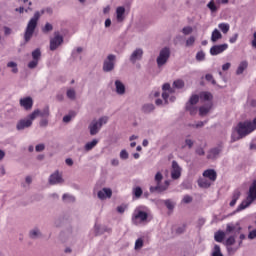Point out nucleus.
Masks as SVG:
<instances>
[{
    "mask_svg": "<svg viewBox=\"0 0 256 256\" xmlns=\"http://www.w3.org/2000/svg\"><path fill=\"white\" fill-rule=\"evenodd\" d=\"M39 17H41V14L39 12H35L33 17V29L37 27V21H39Z\"/></svg>",
    "mask_w": 256,
    "mask_h": 256,
    "instance_id": "nucleus-41",
    "label": "nucleus"
},
{
    "mask_svg": "<svg viewBox=\"0 0 256 256\" xmlns=\"http://www.w3.org/2000/svg\"><path fill=\"white\" fill-rule=\"evenodd\" d=\"M211 109H213V102H207L204 106L199 108V115L204 117V115H207Z\"/></svg>",
    "mask_w": 256,
    "mask_h": 256,
    "instance_id": "nucleus-19",
    "label": "nucleus"
},
{
    "mask_svg": "<svg viewBox=\"0 0 256 256\" xmlns=\"http://www.w3.org/2000/svg\"><path fill=\"white\" fill-rule=\"evenodd\" d=\"M125 209H127V206H123V205L118 206L117 207V212L118 213H125Z\"/></svg>",
    "mask_w": 256,
    "mask_h": 256,
    "instance_id": "nucleus-59",
    "label": "nucleus"
},
{
    "mask_svg": "<svg viewBox=\"0 0 256 256\" xmlns=\"http://www.w3.org/2000/svg\"><path fill=\"white\" fill-rule=\"evenodd\" d=\"M253 49H256V32L253 33V39L251 42Z\"/></svg>",
    "mask_w": 256,
    "mask_h": 256,
    "instance_id": "nucleus-60",
    "label": "nucleus"
},
{
    "mask_svg": "<svg viewBox=\"0 0 256 256\" xmlns=\"http://www.w3.org/2000/svg\"><path fill=\"white\" fill-rule=\"evenodd\" d=\"M237 39H239V34L236 33L229 39V43H236Z\"/></svg>",
    "mask_w": 256,
    "mask_h": 256,
    "instance_id": "nucleus-55",
    "label": "nucleus"
},
{
    "mask_svg": "<svg viewBox=\"0 0 256 256\" xmlns=\"http://www.w3.org/2000/svg\"><path fill=\"white\" fill-rule=\"evenodd\" d=\"M32 124H33V113L29 114L27 118L20 120L17 123L16 127L18 131H21L23 129H27V127H31Z\"/></svg>",
    "mask_w": 256,
    "mask_h": 256,
    "instance_id": "nucleus-9",
    "label": "nucleus"
},
{
    "mask_svg": "<svg viewBox=\"0 0 256 256\" xmlns=\"http://www.w3.org/2000/svg\"><path fill=\"white\" fill-rule=\"evenodd\" d=\"M241 197V192L239 190H235L233 192L232 200L230 202V207H235L237 205V200Z\"/></svg>",
    "mask_w": 256,
    "mask_h": 256,
    "instance_id": "nucleus-28",
    "label": "nucleus"
},
{
    "mask_svg": "<svg viewBox=\"0 0 256 256\" xmlns=\"http://www.w3.org/2000/svg\"><path fill=\"white\" fill-rule=\"evenodd\" d=\"M108 121L109 118L107 116L100 118L98 121H92L89 125L90 135H97L101 127H103V125H105Z\"/></svg>",
    "mask_w": 256,
    "mask_h": 256,
    "instance_id": "nucleus-3",
    "label": "nucleus"
},
{
    "mask_svg": "<svg viewBox=\"0 0 256 256\" xmlns=\"http://www.w3.org/2000/svg\"><path fill=\"white\" fill-rule=\"evenodd\" d=\"M218 27L222 31V33L224 34L229 33L230 26L228 23H220Z\"/></svg>",
    "mask_w": 256,
    "mask_h": 256,
    "instance_id": "nucleus-32",
    "label": "nucleus"
},
{
    "mask_svg": "<svg viewBox=\"0 0 256 256\" xmlns=\"http://www.w3.org/2000/svg\"><path fill=\"white\" fill-rule=\"evenodd\" d=\"M208 9H210V11L212 13H216V11H218L219 7H217V5H215V1L211 0L208 4H207Z\"/></svg>",
    "mask_w": 256,
    "mask_h": 256,
    "instance_id": "nucleus-33",
    "label": "nucleus"
},
{
    "mask_svg": "<svg viewBox=\"0 0 256 256\" xmlns=\"http://www.w3.org/2000/svg\"><path fill=\"white\" fill-rule=\"evenodd\" d=\"M196 153L197 155H205V150H203V148H197Z\"/></svg>",
    "mask_w": 256,
    "mask_h": 256,
    "instance_id": "nucleus-62",
    "label": "nucleus"
},
{
    "mask_svg": "<svg viewBox=\"0 0 256 256\" xmlns=\"http://www.w3.org/2000/svg\"><path fill=\"white\" fill-rule=\"evenodd\" d=\"M227 49H229V45L227 44L214 45L210 49V55H220V53L227 51Z\"/></svg>",
    "mask_w": 256,
    "mask_h": 256,
    "instance_id": "nucleus-13",
    "label": "nucleus"
},
{
    "mask_svg": "<svg viewBox=\"0 0 256 256\" xmlns=\"http://www.w3.org/2000/svg\"><path fill=\"white\" fill-rule=\"evenodd\" d=\"M143 247V239L139 238L135 242V249H141Z\"/></svg>",
    "mask_w": 256,
    "mask_h": 256,
    "instance_id": "nucleus-47",
    "label": "nucleus"
},
{
    "mask_svg": "<svg viewBox=\"0 0 256 256\" xmlns=\"http://www.w3.org/2000/svg\"><path fill=\"white\" fill-rule=\"evenodd\" d=\"M169 57H171V50L167 47L163 48L156 60L158 67H163V65L169 61Z\"/></svg>",
    "mask_w": 256,
    "mask_h": 256,
    "instance_id": "nucleus-6",
    "label": "nucleus"
},
{
    "mask_svg": "<svg viewBox=\"0 0 256 256\" xmlns=\"http://www.w3.org/2000/svg\"><path fill=\"white\" fill-rule=\"evenodd\" d=\"M50 185H57V183H63V177L59 174V171H56L49 178Z\"/></svg>",
    "mask_w": 256,
    "mask_h": 256,
    "instance_id": "nucleus-16",
    "label": "nucleus"
},
{
    "mask_svg": "<svg viewBox=\"0 0 256 256\" xmlns=\"http://www.w3.org/2000/svg\"><path fill=\"white\" fill-rule=\"evenodd\" d=\"M203 177L215 183L217 181V172L214 169H207L203 172Z\"/></svg>",
    "mask_w": 256,
    "mask_h": 256,
    "instance_id": "nucleus-15",
    "label": "nucleus"
},
{
    "mask_svg": "<svg viewBox=\"0 0 256 256\" xmlns=\"http://www.w3.org/2000/svg\"><path fill=\"white\" fill-rule=\"evenodd\" d=\"M185 229H186V226L185 225H182L181 227H178L177 230H176V233L178 235H181V233H185Z\"/></svg>",
    "mask_w": 256,
    "mask_h": 256,
    "instance_id": "nucleus-54",
    "label": "nucleus"
},
{
    "mask_svg": "<svg viewBox=\"0 0 256 256\" xmlns=\"http://www.w3.org/2000/svg\"><path fill=\"white\" fill-rule=\"evenodd\" d=\"M226 245H228V246L235 245V236H230V237L226 240Z\"/></svg>",
    "mask_w": 256,
    "mask_h": 256,
    "instance_id": "nucleus-48",
    "label": "nucleus"
},
{
    "mask_svg": "<svg viewBox=\"0 0 256 256\" xmlns=\"http://www.w3.org/2000/svg\"><path fill=\"white\" fill-rule=\"evenodd\" d=\"M117 21L121 22L125 19V7L120 6L116 9Z\"/></svg>",
    "mask_w": 256,
    "mask_h": 256,
    "instance_id": "nucleus-26",
    "label": "nucleus"
},
{
    "mask_svg": "<svg viewBox=\"0 0 256 256\" xmlns=\"http://www.w3.org/2000/svg\"><path fill=\"white\" fill-rule=\"evenodd\" d=\"M199 98L201 101H207L208 103H212L211 100L213 99V95L209 92H201L199 94Z\"/></svg>",
    "mask_w": 256,
    "mask_h": 256,
    "instance_id": "nucleus-27",
    "label": "nucleus"
},
{
    "mask_svg": "<svg viewBox=\"0 0 256 256\" xmlns=\"http://www.w3.org/2000/svg\"><path fill=\"white\" fill-rule=\"evenodd\" d=\"M219 153H221L220 148H213L209 151L207 159H217V157H219Z\"/></svg>",
    "mask_w": 256,
    "mask_h": 256,
    "instance_id": "nucleus-25",
    "label": "nucleus"
},
{
    "mask_svg": "<svg viewBox=\"0 0 256 256\" xmlns=\"http://www.w3.org/2000/svg\"><path fill=\"white\" fill-rule=\"evenodd\" d=\"M133 193L136 199H139V197H141L143 195V190L141 189V187H136L133 189Z\"/></svg>",
    "mask_w": 256,
    "mask_h": 256,
    "instance_id": "nucleus-38",
    "label": "nucleus"
},
{
    "mask_svg": "<svg viewBox=\"0 0 256 256\" xmlns=\"http://www.w3.org/2000/svg\"><path fill=\"white\" fill-rule=\"evenodd\" d=\"M247 67H249V62L245 60L242 61L236 70V75H243V72L245 71V69H247Z\"/></svg>",
    "mask_w": 256,
    "mask_h": 256,
    "instance_id": "nucleus-24",
    "label": "nucleus"
},
{
    "mask_svg": "<svg viewBox=\"0 0 256 256\" xmlns=\"http://www.w3.org/2000/svg\"><path fill=\"white\" fill-rule=\"evenodd\" d=\"M183 203H191L192 201H193V197H191V196H189V195H185L184 197H183Z\"/></svg>",
    "mask_w": 256,
    "mask_h": 256,
    "instance_id": "nucleus-52",
    "label": "nucleus"
},
{
    "mask_svg": "<svg viewBox=\"0 0 256 256\" xmlns=\"http://www.w3.org/2000/svg\"><path fill=\"white\" fill-rule=\"evenodd\" d=\"M235 231V226L228 224L226 228V233H233Z\"/></svg>",
    "mask_w": 256,
    "mask_h": 256,
    "instance_id": "nucleus-56",
    "label": "nucleus"
},
{
    "mask_svg": "<svg viewBox=\"0 0 256 256\" xmlns=\"http://www.w3.org/2000/svg\"><path fill=\"white\" fill-rule=\"evenodd\" d=\"M253 201H256V180L253 181L252 186L249 188V193L246 200L242 201V203L238 206L237 211H243V209H247Z\"/></svg>",
    "mask_w": 256,
    "mask_h": 256,
    "instance_id": "nucleus-2",
    "label": "nucleus"
},
{
    "mask_svg": "<svg viewBox=\"0 0 256 256\" xmlns=\"http://www.w3.org/2000/svg\"><path fill=\"white\" fill-rule=\"evenodd\" d=\"M199 95L194 94L190 97L189 102L186 104V111H189L190 115H197V105L199 103Z\"/></svg>",
    "mask_w": 256,
    "mask_h": 256,
    "instance_id": "nucleus-8",
    "label": "nucleus"
},
{
    "mask_svg": "<svg viewBox=\"0 0 256 256\" xmlns=\"http://www.w3.org/2000/svg\"><path fill=\"white\" fill-rule=\"evenodd\" d=\"M195 43V37L191 36L190 38H188L186 40V46L187 47H191V45H193Z\"/></svg>",
    "mask_w": 256,
    "mask_h": 256,
    "instance_id": "nucleus-49",
    "label": "nucleus"
},
{
    "mask_svg": "<svg viewBox=\"0 0 256 256\" xmlns=\"http://www.w3.org/2000/svg\"><path fill=\"white\" fill-rule=\"evenodd\" d=\"M76 113L75 112H70L68 115L63 117V122L64 123H69L73 117H75Z\"/></svg>",
    "mask_w": 256,
    "mask_h": 256,
    "instance_id": "nucleus-39",
    "label": "nucleus"
},
{
    "mask_svg": "<svg viewBox=\"0 0 256 256\" xmlns=\"http://www.w3.org/2000/svg\"><path fill=\"white\" fill-rule=\"evenodd\" d=\"M231 69V63L227 62L222 66V71H229Z\"/></svg>",
    "mask_w": 256,
    "mask_h": 256,
    "instance_id": "nucleus-58",
    "label": "nucleus"
},
{
    "mask_svg": "<svg viewBox=\"0 0 256 256\" xmlns=\"http://www.w3.org/2000/svg\"><path fill=\"white\" fill-rule=\"evenodd\" d=\"M182 33L184 35H191V33H193V28L191 26L184 27Z\"/></svg>",
    "mask_w": 256,
    "mask_h": 256,
    "instance_id": "nucleus-43",
    "label": "nucleus"
},
{
    "mask_svg": "<svg viewBox=\"0 0 256 256\" xmlns=\"http://www.w3.org/2000/svg\"><path fill=\"white\" fill-rule=\"evenodd\" d=\"M120 158L121 159H129V153H127V150H122L120 152Z\"/></svg>",
    "mask_w": 256,
    "mask_h": 256,
    "instance_id": "nucleus-50",
    "label": "nucleus"
},
{
    "mask_svg": "<svg viewBox=\"0 0 256 256\" xmlns=\"http://www.w3.org/2000/svg\"><path fill=\"white\" fill-rule=\"evenodd\" d=\"M162 98L164 99V101H167V99H169V92L164 91L162 93Z\"/></svg>",
    "mask_w": 256,
    "mask_h": 256,
    "instance_id": "nucleus-64",
    "label": "nucleus"
},
{
    "mask_svg": "<svg viewBox=\"0 0 256 256\" xmlns=\"http://www.w3.org/2000/svg\"><path fill=\"white\" fill-rule=\"evenodd\" d=\"M141 57H143V49L138 48L136 49L132 55L130 56V61L132 63H135L136 61H138L139 59H141Z\"/></svg>",
    "mask_w": 256,
    "mask_h": 256,
    "instance_id": "nucleus-20",
    "label": "nucleus"
},
{
    "mask_svg": "<svg viewBox=\"0 0 256 256\" xmlns=\"http://www.w3.org/2000/svg\"><path fill=\"white\" fill-rule=\"evenodd\" d=\"M115 55L110 54L107 57V60L104 61V65H103V71H105L106 73L109 71H113V69H115Z\"/></svg>",
    "mask_w": 256,
    "mask_h": 256,
    "instance_id": "nucleus-10",
    "label": "nucleus"
},
{
    "mask_svg": "<svg viewBox=\"0 0 256 256\" xmlns=\"http://www.w3.org/2000/svg\"><path fill=\"white\" fill-rule=\"evenodd\" d=\"M42 117V120L40 121V127H47L49 124V120H47V117H49V106H46L43 111L41 110H35L33 112V118L35 117Z\"/></svg>",
    "mask_w": 256,
    "mask_h": 256,
    "instance_id": "nucleus-4",
    "label": "nucleus"
},
{
    "mask_svg": "<svg viewBox=\"0 0 256 256\" xmlns=\"http://www.w3.org/2000/svg\"><path fill=\"white\" fill-rule=\"evenodd\" d=\"M212 184H213V182L211 180H209V178H206V177L200 178L198 180V185L202 189H209V187H211Z\"/></svg>",
    "mask_w": 256,
    "mask_h": 256,
    "instance_id": "nucleus-21",
    "label": "nucleus"
},
{
    "mask_svg": "<svg viewBox=\"0 0 256 256\" xmlns=\"http://www.w3.org/2000/svg\"><path fill=\"white\" fill-rule=\"evenodd\" d=\"M155 110V106L153 104H146L143 106L142 111L144 113H151V111Z\"/></svg>",
    "mask_w": 256,
    "mask_h": 256,
    "instance_id": "nucleus-35",
    "label": "nucleus"
},
{
    "mask_svg": "<svg viewBox=\"0 0 256 256\" xmlns=\"http://www.w3.org/2000/svg\"><path fill=\"white\" fill-rule=\"evenodd\" d=\"M171 177L174 180H177L181 177V167L179 166L177 161L172 162Z\"/></svg>",
    "mask_w": 256,
    "mask_h": 256,
    "instance_id": "nucleus-14",
    "label": "nucleus"
},
{
    "mask_svg": "<svg viewBox=\"0 0 256 256\" xmlns=\"http://www.w3.org/2000/svg\"><path fill=\"white\" fill-rule=\"evenodd\" d=\"M113 195V191L109 188H103L98 192V199H111V196Z\"/></svg>",
    "mask_w": 256,
    "mask_h": 256,
    "instance_id": "nucleus-17",
    "label": "nucleus"
},
{
    "mask_svg": "<svg viewBox=\"0 0 256 256\" xmlns=\"http://www.w3.org/2000/svg\"><path fill=\"white\" fill-rule=\"evenodd\" d=\"M68 99H75V90L73 89H69L67 90V93H66Z\"/></svg>",
    "mask_w": 256,
    "mask_h": 256,
    "instance_id": "nucleus-45",
    "label": "nucleus"
},
{
    "mask_svg": "<svg viewBox=\"0 0 256 256\" xmlns=\"http://www.w3.org/2000/svg\"><path fill=\"white\" fill-rule=\"evenodd\" d=\"M186 145L189 147V149H191V147H193V140L191 139H186L185 140Z\"/></svg>",
    "mask_w": 256,
    "mask_h": 256,
    "instance_id": "nucleus-61",
    "label": "nucleus"
},
{
    "mask_svg": "<svg viewBox=\"0 0 256 256\" xmlns=\"http://www.w3.org/2000/svg\"><path fill=\"white\" fill-rule=\"evenodd\" d=\"M212 256H223V253H221V247L219 245L214 246V250L212 252Z\"/></svg>",
    "mask_w": 256,
    "mask_h": 256,
    "instance_id": "nucleus-36",
    "label": "nucleus"
},
{
    "mask_svg": "<svg viewBox=\"0 0 256 256\" xmlns=\"http://www.w3.org/2000/svg\"><path fill=\"white\" fill-rule=\"evenodd\" d=\"M7 67L12 69V73H19V69L17 68V63L15 62H8Z\"/></svg>",
    "mask_w": 256,
    "mask_h": 256,
    "instance_id": "nucleus-37",
    "label": "nucleus"
},
{
    "mask_svg": "<svg viewBox=\"0 0 256 256\" xmlns=\"http://www.w3.org/2000/svg\"><path fill=\"white\" fill-rule=\"evenodd\" d=\"M63 201H67V199L69 201H75V197L69 195V194H64L63 197H62Z\"/></svg>",
    "mask_w": 256,
    "mask_h": 256,
    "instance_id": "nucleus-53",
    "label": "nucleus"
},
{
    "mask_svg": "<svg viewBox=\"0 0 256 256\" xmlns=\"http://www.w3.org/2000/svg\"><path fill=\"white\" fill-rule=\"evenodd\" d=\"M163 91H168L169 93H173V89H171V84L170 83H165L162 86Z\"/></svg>",
    "mask_w": 256,
    "mask_h": 256,
    "instance_id": "nucleus-46",
    "label": "nucleus"
},
{
    "mask_svg": "<svg viewBox=\"0 0 256 256\" xmlns=\"http://www.w3.org/2000/svg\"><path fill=\"white\" fill-rule=\"evenodd\" d=\"M37 153H41V151H45V144H38L35 147Z\"/></svg>",
    "mask_w": 256,
    "mask_h": 256,
    "instance_id": "nucleus-51",
    "label": "nucleus"
},
{
    "mask_svg": "<svg viewBox=\"0 0 256 256\" xmlns=\"http://www.w3.org/2000/svg\"><path fill=\"white\" fill-rule=\"evenodd\" d=\"M42 31L43 33H49V31H53V25H51L50 23H46Z\"/></svg>",
    "mask_w": 256,
    "mask_h": 256,
    "instance_id": "nucleus-44",
    "label": "nucleus"
},
{
    "mask_svg": "<svg viewBox=\"0 0 256 256\" xmlns=\"http://www.w3.org/2000/svg\"><path fill=\"white\" fill-rule=\"evenodd\" d=\"M19 103H20V107H22V109H25V111H30V109H32V107H33V98H31V97L21 98Z\"/></svg>",
    "mask_w": 256,
    "mask_h": 256,
    "instance_id": "nucleus-12",
    "label": "nucleus"
},
{
    "mask_svg": "<svg viewBox=\"0 0 256 256\" xmlns=\"http://www.w3.org/2000/svg\"><path fill=\"white\" fill-rule=\"evenodd\" d=\"M164 204L170 211H173V209L175 208V205L172 203L171 200H165Z\"/></svg>",
    "mask_w": 256,
    "mask_h": 256,
    "instance_id": "nucleus-42",
    "label": "nucleus"
},
{
    "mask_svg": "<svg viewBox=\"0 0 256 256\" xmlns=\"http://www.w3.org/2000/svg\"><path fill=\"white\" fill-rule=\"evenodd\" d=\"M248 239H256V229L249 232Z\"/></svg>",
    "mask_w": 256,
    "mask_h": 256,
    "instance_id": "nucleus-57",
    "label": "nucleus"
},
{
    "mask_svg": "<svg viewBox=\"0 0 256 256\" xmlns=\"http://www.w3.org/2000/svg\"><path fill=\"white\" fill-rule=\"evenodd\" d=\"M115 86H116V93H118V95H125V85L121 81L116 80Z\"/></svg>",
    "mask_w": 256,
    "mask_h": 256,
    "instance_id": "nucleus-23",
    "label": "nucleus"
},
{
    "mask_svg": "<svg viewBox=\"0 0 256 256\" xmlns=\"http://www.w3.org/2000/svg\"><path fill=\"white\" fill-rule=\"evenodd\" d=\"M222 38H223V35L217 29H215L212 32V36H211L212 43H217V41H219V39H222Z\"/></svg>",
    "mask_w": 256,
    "mask_h": 256,
    "instance_id": "nucleus-29",
    "label": "nucleus"
},
{
    "mask_svg": "<svg viewBox=\"0 0 256 256\" xmlns=\"http://www.w3.org/2000/svg\"><path fill=\"white\" fill-rule=\"evenodd\" d=\"M214 239L215 241H217V243H223V239H225V232L223 231L216 232L214 235Z\"/></svg>",
    "mask_w": 256,
    "mask_h": 256,
    "instance_id": "nucleus-30",
    "label": "nucleus"
},
{
    "mask_svg": "<svg viewBox=\"0 0 256 256\" xmlns=\"http://www.w3.org/2000/svg\"><path fill=\"white\" fill-rule=\"evenodd\" d=\"M31 37H33V18L29 20V23L24 35V39L27 42L31 40Z\"/></svg>",
    "mask_w": 256,
    "mask_h": 256,
    "instance_id": "nucleus-18",
    "label": "nucleus"
},
{
    "mask_svg": "<svg viewBox=\"0 0 256 256\" xmlns=\"http://www.w3.org/2000/svg\"><path fill=\"white\" fill-rule=\"evenodd\" d=\"M41 59V50L36 49L33 51V68L37 67L39 60Z\"/></svg>",
    "mask_w": 256,
    "mask_h": 256,
    "instance_id": "nucleus-22",
    "label": "nucleus"
},
{
    "mask_svg": "<svg viewBox=\"0 0 256 256\" xmlns=\"http://www.w3.org/2000/svg\"><path fill=\"white\" fill-rule=\"evenodd\" d=\"M173 86L176 89H183V87H185V82L181 79H178L173 82Z\"/></svg>",
    "mask_w": 256,
    "mask_h": 256,
    "instance_id": "nucleus-34",
    "label": "nucleus"
},
{
    "mask_svg": "<svg viewBox=\"0 0 256 256\" xmlns=\"http://www.w3.org/2000/svg\"><path fill=\"white\" fill-rule=\"evenodd\" d=\"M156 186L150 187V193H163V191H167V187H163L161 185V181H163V174L161 172H157L155 175Z\"/></svg>",
    "mask_w": 256,
    "mask_h": 256,
    "instance_id": "nucleus-5",
    "label": "nucleus"
},
{
    "mask_svg": "<svg viewBox=\"0 0 256 256\" xmlns=\"http://www.w3.org/2000/svg\"><path fill=\"white\" fill-rule=\"evenodd\" d=\"M65 163H66V165H68L69 167H72V165H73V159L67 158V159L65 160Z\"/></svg>",
    "mask_w": 256,
    "mask_h": 256,
    "instance_id": "nucleus-63",
    "label": "nucleus"
},
{
    "mask_svg": "<svg viewBox=\"0 0 256 256\" xmlns=\"http://www.w3.org/2000/svg\"><path fill=\"white\" fill-rule=\"evenodd\" d=\"M256 130V118L252 121H244L238 123L237 127L235 128L236 133L238 134L237 139H243V137H247L250 133Z\"/></svg>",
    "mask_w": 256,
    "mask_h": 256,
    "instance_id": "nucleus-1",
    "label": "nucleus"
},
{
    "mask_svg": "<svg viewBox=\"0 0 256 256\" xmlns=\"http://www.w3.org/2000/svg\"><path fill=\"white\" fill-rule=\"evenodd\" d=\"M97 143H99L97 139H93L91 142L86 143L84 147L85 151H91V149L97 146Z\"/></svg>",
    "mask_w": 256,
    "mask_h": 256,
    "instance_id": "nucleus-31",
    "label": "nucleus"
},
{
    "mask_svg": "<svg viewBox=\"0 0 256 256\" xmlns=\"http://www.w3.org/2000/svg\"><path fill=\"white\" fill-rule=\"evenodd\" d=\"M196 60L197 61H205V52H203V51L197 52Z\"/></svg>",
    "mask_w": 256,
    "mask_h": 256,
    "instance_id": "nucleus-40",
    "label": "nucleus"
},
{
    "mask_svg": "<svg viewBox=\"0 0 256 256\" xmlns=\"http://www.w3.org/2000/svg\"><path fill=\"white\" fill-rule=\"evenodd\" d=\"M61 43H63V36L59 35V33H55V37L50 40V50L55 51Z\"/></svg>",
    "mask_w": 256,
    "mask_h": 256,
    "instance_id": "nucleus-11",
    "label": "nucleus"
},
{
    "mask_svg": "<svg viewBox=\"0 0 256 256\" xmlns=\"http://www.w3.org/2000/svg\"><path fill=\"white\" fill-rule=\"evenodd\" d=\"M149 214L143 210H135L132 215V223L134 225H139V223H145V221L148 219Z\"/></svg>",
    "mask_w": 256,
    "mask_h": 256,
    "instance_id": "nucleus-7",
    "label": "nucleus"
}]
</instances>
